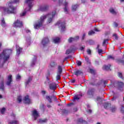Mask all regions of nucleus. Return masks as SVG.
Listing matches in <instances>:
<instances>
[{
	"label": "nucleus",
	"instance_id": "nucleus-38",
	"mask_svg": "<svg viewBox=\"0 0 124 124\" xmlns=\"http://www.w3.org/2000/svg\"><path fill=\"white\" fill-rule=\"evenodd\" d=\"M18 124V121L16 120L12 121L8 123V124Z\"/></svg>",
	"mask_w": 124,
	"mask_h": 124
},
{
	"label": "nucleus",
	"instance_id": "nucleus-15",
	"mask_svg": "<svg viewBox=\"0 0 124 124\" xmlns=\"http://www.w3.org/2000/svg\"><path fill=\"white\" fill-rule=\"evenodd\" d=\"M43 25V24L42 23H41V22H39V20H38V22H36L34 24V28L36 30H38V29H39V28H41V27H42Z\"/></svg>",
	"mask_w": 124,
	"mask_h": 124
},
{
	"label": "nucleus",
	"instance_id": "nucleus-4",
	"mask_svg": "<svg viewBox=\"0 0 124 124\" xmlns=\"http://www.w3.org/2000/svg\"><path fill=\"white\" fill-rule=\"evenodd\" d=\"M62 67L61 65H58L57 76L56 77V82H59V80H61V75H62Z\"/></svg>",
	"mask_w": 124,
	"mask_h": 124
},
{
	"label": "nucleus",
	"instance_id": "nucleus-58",
	"mask_svg": "<svg viewBox=\"0 0 124 124\" xmlns=\"http://www.w3.org/2000/svg\"><path fill=\"white\" fill-rule=\"evenodd\" d=\"M121 111L123 114H124V108L122 107L121 109Z\"/></svg>",
	"mask_w": 124,
	"mask_h": 124
},
{
	"label": "nucleus",
	"instance_id": "nucleus-20",
	"mask_svg": "<svg viewBox=\"0 0 124 124\" xmlns=\"http://www.w3.org/2000/svg\"><path fill=\"white\" fill-rule=\"evenodd\" d=\"M117 87L119 90H121V89L124 88V84L123 82H117Z\"/></svg>",
	"mask_w": 124,
	"mask_h": 124
},
{
	"label": "nucleus",
	"instance_id": "nucleus-28",
	"mask_svg": "<svg viewBox=\"0 0 124 124\" xmlns=\"http://www.w3.org/2000/svg\"><path fill=\"white\" fill-rule=\"evenodd\" d=\"M116 62H117V63H122L124 65V60H122L121 59H117L116 60Z\"/></svg>",
	"mask_w": 124,
	"mask_h": 124
},
{
	"label": "nucleus",
	"instance_id": "nucleus-6",
	"mask_svg": "<svg viewBox=\"0 0 124 124\" xmlns=\"http://www.w3.org/2000/svg\"><path fill=\"white\" fill-rule=\"evenodd\" d=\"M23 26V22L20 21L19 19L15 21L13 24L14 28H22Z\"/></svg>",
	"mask_w": 124,
	"mask_h": 124
},
{
	"label": "nucleus",
	"instance_id": "nucleus-9",
	"mask_svg": "<svg viewBox=\"0 0 124 124\" xmlns=\"http://www.w3.org/2000/svg\"><path fill=\"white\" fill-rule=\"evenodd\" d=\"M12 82H13V79H12V75H9L7 77L6 85H7V86H10L11 84H12Z\"/></svg>",
	"mask_w": 124,
	"mask_h": 124
},
{
	"label": "nucleus",
	"instance_id": "nucleus-46",
	"mask_svg": "<svg viewBox=\"0 0 124 124\" xmlns=\"http://www.w3.org/2000/svg\"><path fill=\"white\" fill-rule=\"evenodd\" d=\"M0 112L1 114H4V112H5V108H3L0 110Z\"/></svg>",
	"mask_w": 124,
	"mask_h": 124
},
{
	"label": "nucleus",
	"instance_id": "nucleus-40",
	"mask_svg": "<svg viewBox=\"0 0 124 124\" xmlns=\"http://www.w3.org/2000/svg\"><path fill=\"white\" fill-rule=\"evenodd\" d=\"M70 58H71V55H69L68 57H65V58L63 60V63L64 62H65V61H67V60H68V59H70Z\"/></svg>",
	"mask_w": 124,
	"mask_h": 124
},
{
	"label": "nucleus",
	"instance_id": "nucleus-35",
	"mask_svg": "<svg viewBox=\"0 0 124 124\" xmlns=\"http://www.w3.org/2000/svg\"><path fill=\"white\" fill-rule=\"evenodd\" d=\"M107 60H112V61L115 60V57H113L112 55H108L107 57Z\"/></svg>",
	"mask_w": 124,
	"mask_h": 124
},
{
	"label": "nucleus",
	"instance_id": "nucleus-23",
	"mask_svg": "<svg viewBox=\"0 0 124 124\" xmlns=\"http://www.w3.org/2000/svg\"><path fill=\"white\" fill-rule=\"evenodd\" d=\"M48 8H49V6L46 5V6H43L40 7V10L41 11H46L48 10Z\"/></svg>",
	"mask_w": 124,
	"mask_h": 124
},
{
	"label": "nucleus",
	"instance_id": "nucleus-50",
	"mask_svg": "<svg viewBox=\"0 0 124 124\" xmlns=\"http://www.w3.org/2000/svg\"><path fill=\"white\" fill-rule=\"evenodd\" d=\"M90 72L91 74H94V71L93 69H90Z\"/></svg>",
	"mask_w": 124,
	"mask_h": 124
},
{
	"label": "nucleus",
	"instance_id": "nucleus-49",
	"mask_svg": "<svg viewBox=\"0 0 124 124\" xmlns=\"http://www.w3.org/2000/svg\"><path fill=\"white\" fill-rule=\"evenodd\" d=\"M95 33L94 31H91L89 32L88 34L89 35H92V34H93Z\"/></svg>",
	"mask_w": 124,
	"mask_h": 124
},
{
	"label": "nucleus",
	"instance_id": "nucleus-33",
	"mask_svg": "<svg viewBox=\"0 0 124 124\" xmlns=\"http://www.w3.org/2000/svg\"><path fill=\"white\" fill-rule=\"evenodd\" d=\"M109 11L112 14H117V13L116 12V11H115V10L113 8H110L109 9Z\"/></svg>",
	"mask_w": 124,
	"mask_h": 124
},
{
	"label": "nucleus",
	"instance_id": "nucleus-44",
	"mask_svg": "<svg viewBox=\"0 0 124 124\" xmlns=\"http://www.w3.org/2000/svg\"><path fill=\"white\" fill-rule=\"evenodd\" d=\"M16 80H21V76L19 74H17L16 77Z\"/></svg>",
	"mask_w": 124,
	"mask_h": 124
},
{
	"label": "nucleus",
	"instance_id": "nucleus-7",
	"mask_svg": "<svg viewBox=\"0 0 124 124\" xmlns=\"http://www.w3.org/2000/svg\"><path fill=\"white\" fill-rule=\"evenodd\" d=\"M49 43H50V40L48 37L44 38L41 41V44L44 47H46Z\"/></svg>",
	"mask_w": 124,
	"mask_h": 124
},
{
	"label": "nucleus",
	"instance_id": "nucleus-19",
	"mask_svg": "<svg viewBox=\"0 0 124 124\" xmlns=\"http://www.w3.org/2000/svg\"><path fill=\"white\" fill-rule=\"evenodd\" d=\"M68 5V3L67 2H65L64 3V12L65 14H68V9L67 8Z\"/></svg>",
	"mask_w": 124,
	"mask_h": 124
},
{
	"label": "nucleus",
	"instance_id": "nucleus-26",
	"mask_svg": "<svg viewBox=\"0 0 124 124\" xmlns=\"http://www.w3.org/2000/svg\"><path fill=\"white\" fill-rule=\"evenodd\" d=\"M47 121L48 120L46 118H45L44 120L40 119H39L38 122L39 123V124H44V123H47Z\"/></svg>",
	"mask_w": 124,
	"mask_h": 124
},
{
	"label": "nucleus",
	"instance_id": "nucleus-29",
	"mask_svg": "<svg viewBox=\"0 0 124 124\" xmlns=\"http://www.w3.org/2000/svg\"><path fill=\"white\" fill-rule=\"evenodd\" d=\"M104 106V108H105V109H107V108L111 107V103H110L109 102L105 103Z\"/></svg>",
	"mask_w": 124,
	"mask_h": 124
},
{
	"label": "nucleus",
	"instance_id": "nucleus-21",
	"mask_svg": "<svg viewBox=\"0 0 124 124\" xmlns=\"http://www.w3.org/2000/svg\"><path fill=\"white\" fill-rule=\"evenodd\" d=\"M57 65H58V63H57V62L55 61H52L50 63L49 67H51V68L56 67V66H57Z\"/></svg>",
	"mask_w": 124,
	"mask_h": 124
},
{
	"label": "nucleus",
	"instance_id": "nucleus-2",
	"mask_svg": "<svg viewBox=\"0 0 124 124\" xmlns=\"http://www.w3.org/2000/svg\"><path fill=\"white\" fill-rule=\"evenodd\" d=\"M12 54V49H6L3 50L1 54H0V63L3 60V63L7 62L8 60L10 58V55Z\"/></svg>",
	"mask_w": 124,
	"mask_h": 124
},
{
	"label": "nucleus",
	"instance_id": "nucleus-42",
	"mask_svg": "<svg viewBox=\"0 0 124 124\" xmlns=\"http://www.w3.org/2000/svg\"><path fill=\"white\" fill-rule=\"evenodd\" d=\"M113 36H114L115 39L116 40H118V39H119V37L118 36V34L114 33L113 34Z\"/></svg>",
	"mask_w": 124,
	"mask_h": 124
},
{
	"label": "nucleus",
	"instance_id": "nucleus-12",
	"mask_svg": "<svg viewBox=\"0 0 124 124\" xmlns=\"http://www.w3.org/2000/svg\"><path fill=\"white\" fill-rule=\"evenodd\" d=\"M24 101H25L24 103L25 104H31V99H30V96L29 95H27L23 98Z\"/></svg>",
	"mask_w": 124,
	"mask_h": 124
},
{
	"label": "nucleus",
	"instance_id": "nucleus-47",
	"mask_svg": "<svg viewBox=\"0 0 124 124\" xmlns=\"http://www.w3.org/2000/svg\"><path fill=\"white\" fill-rule=\"evenodd\" d=\"M84 58L87 62H90V60H89V57H88V56H84Z\"/></svg>",
	"mask_w": 124,
	"mask_h": 124
},
{
	"label": "nucleus",
	"instance_id": "nucleus-60",
	"mask_svg": "<svg viewBox=\"0 0 124 124\" xmlns=\"http://www.w3.org/2000/svg\"><path fill=\"white\" fill-rule=\"evenodd\" d=\"M85 47H86L85 46H83L82 47H81L80 48V50L81 51H83V50H84V49H85Z\"/></svg>",
	"mask_w": 124,
	"mask_h": 124
},
{
	"label": "nucleus",
	"instance_id": "nucleus-24",
	"mask_svg": "<svg viewBox=\"0 0 124 124\" xmlns=\"http://www.w3.org/2000/svg\"><path fill=\"white\" fill-rule=\"evenodd\" d=\"M110 67H111L110 64L108 65H105L103 66V69H104V70H111Z\"/></svg>",
	"mask_w": 124,
	"mask_h": 124
},
{
	"label": "nucleus",
	"instance_id": "nucleus-8",
	"mask_svg": "<svg viewBox=\"0 0 124 124\" xmlns=\"http://www.w3.org/2000/svg\"><path fill=\"white\" fill-rule=\"evenodd\" d=\"M79 36H77L74 37H70L68 39V42L69 43H72V42H76V41H78V40H79Z\"/></svg>",
	"mask_w": 124,
	"mask_h": 124
},
{
	"label": "nucleus",
	"instance_id": "nucleus-25",
	"mask_svg": "<svg viewBox=\"0 0 124 124\" xmlns=\"http://www.w3.org/2000/svg\"><path fill=\"white\" fill-rule=\"evenodd\" d=\"M0 90H1V91H4V83L3 82V80L1 81L0 83Z\"/></svg>",
	"mask_w": 124,
	"mask_h": 124
},
{
	"label": "nucleus",
	"instance_id": "nucleus-53",
	"mask_svg": "<svg viewBox=\"0 0 124 124\" xmlns=\"http://www.w3.org/2000/svg\"><path fill=\"white\" fill-rule=\"evenodd\" d=\"M87 52L88 55H91V54H92V50H91V49H88Z\"/></svg>",
	"mask_w": 124,
	"mask_h": 124
},
{
	"label": "nucleus",
	"instance_id": "nucleus-59",
	"mask_svg": "<svg viewBox=\"0 0 124 124\" xmlns=\"http://www.w3.org/2000/svg\"><path fill=\"white\" fill-rule=\"evenodd\" d=\"M41 93L43 95H45L46 94V91H42Z\"/></svg>",
	"mask_w": 124,
	"mask_h": 124
},
{
	"label": "nucleus",
	"instance_id": "nucleus-27",
	"mask_svg": "<svg viewBox=\"0 0 124 124\" xmlns=\"http://www.w3.org/2000/svg\"><path fill=\"white\" fill-rule=\"evenodd\" d=\"M78 8V4L73 5L72 6V11H76V10H77Z\"/></svg>",
	"mask_w": 124,
	"mask_h": 124
},
{
	"label": "nucleus",
	"instance_id": "nucleus-63",
	"mask_svg": "<svg viewBox=\"0 0 124 124\" xmlns=\"http://www.w3.org/2000/svg\"><path fill=\"white\" fill-rule=\"evenodd\" d=\"M25 31L26 33H29V32H31V31L29 30H26Z\"/></svg>",
	"mask_w": 124,
	"mask_h": 124
},
{
	"label": "nucleus",
	"instance_id": "nucleus-5",
	"mask_svg": "<svg viewBox=\"0 0 124 124\" xmlns=\"http://www.w3.org/2000/svg\"><path fill=\"white\" fill-rule=\"evenodd\" d=\"M56 13H57V11H54L52 12V14H48L50 15L47 16V17H48V18H47V23L48 24H50V23H52V22H53V19L55 17V15H56Z\"/></svg>",
	"mask_w": 124,
	"mask_h": 124
},
{
	"label": "nucleus",
	"instance_id": "nucleus-43",
	"mask_svg": "<svg viewBox=\"0 0 124 124\" xmlns=\"http://www.w3.org/2000/svg\"><path fill=\"white\" fill-rule=\"evenodd\" d=\"M77 63L78 66H81V65H82V62L80 61H78Z\"/></svg>",
	"mask_w": 124,
	"mask_h": 124
},
{
	"label": "nucleus",
	"instance_id": "nucleus-54",
	"mask_svg": "<svg viewBox=\"0 0 124 124\" xmlns=\"http://www.w3.org/2000/svg\"><path fill=\"white\" fill-rule=\"evenodd\" d=\"M75 79H72L70 80V83H72V84H74L75 83Z\"/></svg>",
	"mask_w": 124,
	"mask_h": 124
},
{
	"label": "nucleus",
	"instance_id": "nucleus-22",
	"mask_svg": "<svg viewBox=\"0 0 124 124\" xmlns=\"http://www.w3.org/2000/svg\"><path fill=\"white\" fill-rule=\"evenodd\" d=\"M31 81H32V77H29L28 79L25 82V86L27 87V85H29L31 82Z\"/></svg>",
	"mask_w": 124,
	"mask_h": 124
},
{
	"label": "nucleus",
	"instance_id": "nucleus-57",
	"mask_svg": "<svg viewBox=\"0 0 124 124\" xmlns=\"http://www.w3.org/2000/svg\"><path fill=\"white\" fill-rule=\"evenodd\" d=\"M62 112L64 113V114H67V113H68V110L66 109H63Z\"/></svg>",
	"mask_w": 124,
	"mask_h": 124
},
{
	"label": "nucleus",
	"instance_id": "nucleus-32",
	"mask_svg": "<svg viewBox=\"0 0 124 124\" xmlns=\"http://www.w3.org/2000/svg\"><path fill=\"white\" fill-rule=\"evenodd\" d=\"M78 123H79L80 124H83V123H85V120H83V118H78L77 120Z\"/></svg>",
	"mask_w": 124,
	"mask_h": 124
},
{
	"label": "nucleus",
	"instance_id": "nucleus-34",
	"mask_svg": "<svg viewBox=\"0 0 124 124\" xmlns=\"http://www.w3.org/2000/svg\"><path fill=\"white\" fill-rule=\"evenodd\" d=\"M1 24L2 27H5L6 25V23H5V21H4V18H2L1 21Z\"/></svg>",
	"mask_w": 124,
	"mask_h": 124
},
{
	"label": "nucleus",
	"instance_id": "nucleus-16",
	"mask_svg": "<svg viewBox=\"0 0 124 124\" xmlns=\"http://www.w3.org/2000/svg\"><path fill=\"white\" fill-rule=\"evenodd\" d=\"M74 75H76V76H80V75H84V73L81 70H77L74 72Z\"/></svg>",
	"mask_w": 124,
	"mask_h": 124
},
{
	"label": "nucleus",
	"instance_id": "nucleus-37",
	"mask_svg": "<svg viewBox=\"0 0 124 124\" xmlns=\"http://www.w3.org/2000/svg\"><path fill=\"white\" fill-rule=\"evenodd\" d=\"M17 100L18 101L19 103H21L22 102V96H18L17 98Z\"/></svg>",
	"mask_w": 124,
	"mask_h": 124
},
{
	"label": "nucleus",
	"instance_id": "nucleus-3",
	"mask_svg": "<svg viewBox=\"0 0 124 124\" xmlns=\"http://www.w3.org/2000/svg\"><path fill=\"white\" fill-rule=\"evenodd\" d=\"M55 25L56 26H59L61 32H63L66 30L65 28V22H62L61 21H59Z\"/></svg>",
	"mask_w": 124,
	"mask_h": 124
},
{
	"label": "nucleus",
	"instance_id": "nucleus-13",
	"mask_svg": "<svg viewBox=\"0 0 124 124\" xmlns=\"http://www.w3.org/2000/svg\"><path fill=\"white\" fill-rule=\"evenodd\" d=\"M49 88L50 90L52 91H55L57 89V84L55 82H52L49 85Z\"/></svg>",
	"mask_w": 124,
	"mask_h": 124
},
{
	"label": "nucleus",
	"instance_id": "nucleus-30",
	"mask_svg": "<svg viewBox=\"0 0 124 124\" xmlns=\"http://www.w3.org/2000/svg\"><path fill=\"white\" fill-rule=\"evenodd\" d=\"M46 99H47V101L49 102V103H52V102H53V101H52V98L51 97V96L50 97V96L46 95Z\"/></svg>",
	"mask_w": 124,
	"mask_h": 124
},
{
	"label": "nucleus",
	"instance_id": "nucleus-51",
	"mask_svg": "<svg viewBox=\"0 0 124 124\" xmlns=\"http://www.w3.org/2000/svg\"><path fill=\"white\" fill-rule=\"evenodd\" d=\"M26 14H27V12H24L22 13V14H20V16L21 17L25 16V15H26Z\"/></svg>",
	"mask_w": 124,
	"mask_h": 124
},
{
	"label": "nucleus",
	"instance_id": "nucleus-62",
	"mask_svg": "<svg viewBox=\"0 0 124 124\" xmlns=\"http://www.w3.org/2000/svg\"><path fill=\"white\" fill-rule=\"evenodd\" d=\"M87 113H90V114L92 113V109H88V110H87Z\"/></svg>",
	"mask_w": 124,
	"mask_h": 124
},
{
	"label": "nucleus",
	"instance_id": "nucleus-52",
	"mask_svg": "<svg viewBox=\"0 0 124 124\" xmlns=\"http://www.w3.org/2000/svg\"><path fill=\"white\" fill-rule=\"evenodd\" d=\"M106 41H108V39H105L103 42V46H104L106 44Z\"/></svg>",
	"mask_w": 124,
	"mask_h": 124
},
{
	"label": "nucleus",
	"instance_id": "nucleus-1",
	"mask_svg": "<svg viewBox=\"0 0 124 124\" xmlns=\"http://www.w3.org/2000/svg\"><path fill=\"white\" fill-rule=\"evenodd\" d=\"M13 3H14L13 1H9L7 2L8 7L7 8L4 7L2 8L5 14H16L17 13V8L13 6Z\"/></svg>",
	"mask_w": 124,
	"mask_h": 124
},
{
	"label": "nucleus",
	"instance_id": "nucleus-18",
	"mask_svg": "<svg viewBox=\"0 0 124 124\" xmlns=\"http://www.w3.org/2000/svg\"><path fill=\"white\" fill-rule=\"evenodd\" d=\"M33 1V0H26L25 1L26 3L28 4L30 9H31V7H32V5H33V4H32Z\"/></svg>",
	"mask_w": 124,
	"mask_h": 124
},
{
	"label": "nucleus",
	"instance_id": "nucleus-55",
	"mask_svg": "<svg viewBox=\"0 0 124 124\" xmlns=\"http://www.w3.org/2000/svg\"><path fill=\"white\" fill-rule=\"evenodd\" d=\"M102 52H103V50H102V49H98V54H101V53H102Z\"/></svg>",
	"mask_w": 124,
	"mask_h": 124
},
{
	"label": "nucleus",
	"instance_id": "nucleus-45",
	"mask_svg": "<svg viewBox=\"0 0 124 124\" xmlns=\"http://www.w3.org/2000/svg\"><path fill=\"white\" fill-rule=\"evenodd\" d=\"M118 77L121 79H124V77H123V74L122 73H118Z\"/></svg>",
	"mask_w": 124,
	"mask_h": 124
},
{
	"label": "nucleus",
	"instance_id": "nucleus-31",
	"mask_svg": "<svg viewBox=\"0 0 124 124\" xmlns=\"http://www.w3.org/2000/svg\"><path fill=\"white\" fill-rule=\"evenodd\" d=\"M61 40V39L59 37H56L54 39H53V42L54 43H59L60 42V41Z\"/></svg>",
	"mask_w": 124,
	"mask_h": 124
},
{
	"label": "nucleus",
	"instance_id": "nucleus-36",
	"mask_svg": "<svg viewBox=\"0 0 124 124\" xmlns=\"http://www.w3.org/2000/svg\"><path fill=\"white\" fill-rule=\"evenodd\" d=\"M79 99H80V98L78 97V95H76L74 96L73 101H75V100H79Z\"/></svg>",
	"mask_w": 124,
	"mask_h": 124
},
{
	"label": "nucleus",
	"instance_id": "nucleus-61",
	"mask_svg": "<svg viewBox=\"0 0 124 124\" xmlns=\"http://www.w3.org/2000/svg\"><path fill=\"white\" fill-rule=\"evenodd\" d=\"M108 83V81L107 80H104L103 81L104 85H107Z\"/></svg>",
	"mask_w": 124,
	"mask_h": 124
},
{
	"label": "nucleus",
	"instance_id": "nucleus-14",
	"mask_svg": "<svg viewBox=\"0 0 124 124\" xmlns=\"http://www.w3.org/2000/svg\"><path fill=\"white\" fill-rule=\"evenodd\" d=\"M94 92H95V89L94 88H90L87 91V93L88 95H92V96H93Z\"/></svg>",
	"mask_w": 124,
	"mask_h": 124
},
{
	"label": "nucleus",
	"instance_id": "nucleus-48",
	"mask_svg": "<svg viewBox=\"0 0 124 124\" xmlns=\"http://www.w3.org/2000/svg\"><path fill=\"white\" fill-rule=\"evenodd\" d=\"M53 1H56L57 0H53ZM63 2V0H59V5H61V4H62V2Z\"/></svg>",
	"mask_w": 124,
	"mask_h": 124
},
{
	"label": "nucleus",
	"instance_id": "nucleus-39",
	"mask_svg": "<svg viewBox=\"0 0 124 124\" xmlns=\"http://www.w3.org/2000/svg\"><path fill=\"white\" fill-rule=\"evenodd\" d=\"M116 110H117V108L115 106H112L111 108V112H115Z\"/></svg>",
	"mask_w": 124,
	"mask_h": 124
},
{
	"label": "nucleus",
	"instance_id": "nucleus-64",
	"mask_svg": "<svg viewBox=\"0 0 124 124\" xmlns=\"http://www.w3.org/2000/svg\"><path fill=\"white\" fill-rule=\"evenodd\" d=\"M114 25L115 27H118V23H117V22H114Z\"/></svg>",
	"mask_w": 124,
	"mask_h": 124
},
{
	"label": "nucleus",
	"instance_id": "nucleus-11",
	"mask_svg": "<svg viewBox=\"0 0 124 124\" xmlns=\"http://www.w3.org/2000/svg\"><path fill=\"white\" fill-rule=\"evenodd\" d=\"M32 116L34 117V120L35 121H36L37 120V118L39 117V114L38 113V112H37V110L36 109H34L32 111Z\"/></svg>",
	"mask_w": 124,
	"mask_h": 124
},
{
	"label": "nucleus",
	"instance_id": "nucleus-17",
	"mask_svg": "<svg viewBox=\"0 0 124 124\" xmlns=\"http://www.w3.org/2000/svg\"><path fill=\"white\" fill-rule=\"evenodd\" d=\"M16 55H20L21 53H22V51H23V48L20 47L19 46H16Z\"/></svg>",
	"mask_w": 124,
	"mask_h": 124
},
{
	"label": "nucleus",
	"instance_id": "nucleus-41",
	"mask_svg": "<svg viewBox=\"0 0 124 124\" xmlns=\"http://www.w3.org/2000/svg\"><path fill=\"white\" fill-rule=\"evenodd\" d=\"M70 53H72V50H70V49H68L66 51V55H69V54H70Z\"/></svg>",
	"mask_w": 124,
	"mask_h": 124
},
{
	"label": "nucleus",
	"instance_id": "nucleus-56",
	"mask_svg": "<svg viewBox=\"0 0 124 124\" xmlns=\"http://www.w3.org/2000/svg\"><path fill=\"white\" fill-rule=\"evenodd\" d=\"M51 99L53 98V99H54V100H57V97H56V96L53 95L52 96H51Z\"/></svg>",
	"mask_w": 124,
	"mask_h": 124
},
{
	"label": "nucleus",
	"instance_id": "nucleus-10",
	"mask_svg": "<svg viewBox=\"0 0 124 124\" xmlns=\"http://www.w3.org/2000/svg\"><path fill=\"white\" fill-rule=\"evenodd\" d=\"M49 15H50V14H47L46 15H43L41 16V17L40 18V19L38 21H39V22H41V24L43 25V23H44V21H45L46 19L47 18V17H48Z\"/></svg>",
	"mask_w": 124,
	"mask_h": 124
}]
</instances>
